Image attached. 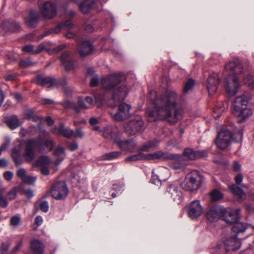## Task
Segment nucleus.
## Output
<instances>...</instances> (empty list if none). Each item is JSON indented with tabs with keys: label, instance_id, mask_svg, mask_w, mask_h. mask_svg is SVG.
Instances as JSON below:
<instances>
[{
	"label": "nucleus",
	"instance_id": "obj_1",
	"mask_svg": "<svg viewBox=\"0 0 254 254\" xmlns=\"http://www.w3.org/2000/svg\"><path fill=\"white\" fill-rule=\"evenodd\" d=\"M153 109L147 108L146 113L151 122L164 119L170 123H176L182 119V111L177 108L178 95L173 90H168L164 95L156 97L154 91L150 92Z\"/></svg>",
	"mask_w": 254,
	"mask_h": 254
},
{
	"label": "nucleus",
	"instance_id": "obj_2",
	"mask_svg": "<svg viewBox=\"0 0 254 254\" xmlns=\"http://www.w3.org/2000/svg\"><path fill=\"white\" fill-rule=\"evenodd\" d=\"M102 87L107 91L113 92L111 102L117 104L124 101L128 94V89L125 84H121V77L118 74H112L103 78L101 81Z\"/></svg>",
	"mask_w": 254,
	"mask_h": 254
},
{
	"label": "nucleus",
	"instance_id": "obj_3",
	"mask_svg": "<svg viewBox=\"0 0 254 254\" xmlns=\"http://www.w3.org/2000/svg\"><path fill=\"white\" fill-rule=\"evenodd\" d=\"M243 136L242 130H237L235 126L231 123L223 127L218 133L215 140L216 144L220 149H224L228 146L231 139L238 142L242 140Z\"/></svg>",
	"mask_w": 254,
	"mask_h": 254
},
{
	"label": "nucleus",
	"instance_id": "obj_4",
	"mask_svg": "<svg viewBox=\"0 0 254 254\" xmlns=\"http://www.w3.org/2000/svg\"><path fill=\"white\" fill-rule=\"evenodd\" d=\"M203 176L198 171L193 170L188 174L181 184L183 189L193 191L197 190L203 182Z\"/></svg>",
	"mask_w": 254,
	"mask_h": 254
},
{
	"label": "nucleus",
	"instance_id": "obj_5",
	"mask_svg": "<svg viewBox=\"0 0 254 254\" xmlns=\"http://www.w3.org/2000/svg\"><path fill=\"white\" fill-rule=\"evenodd\" d=\"M122 102L117 104L115 101L111 102V100H110L109 102V106L111 108H114L118 105V112L113 115L114 119L117 122H121L127 119L130 115L131 105L126 103H122Z\"/></svg>",
	"mask_w": 254,
	"mask_h": 254
},
{
	"label": "nucleus",
	"instance_id": "obj_6",
	"mask_svg": "<svg viewBox=\"0 0 254 254\" xmlns=\"http://www.w3.org/2000/svg\"><path fill=\"white\" fill-rule=\"evenodd\" d=\"M143 122L140 116H135L125 126V131L128 136L135 135L144 130Z\"/></svg>",
	"mask_w": 254,
	"mask_h": 254
},
{
	"label": "nucleus",
	"instance_id": "obj_7",
	"mask_svg": "<svg viewBox=\"0 0 254 254\" xmlns=\"http://www.w3.org/2000/svg\"><path fill=\"white\" fill-rule=\"evenodd\" d=\"M238 77L236 75L228 74L225 77V89L227 92L231 96H234L237 93L240 88V82Z\"/></svg>",
	"mask_w": 254,
	"mask_h": 254
},
{
	"label": "nucleus",
	"instance_id": "obj_8",
	"mask_svg": "<svg viewBox=\"0 0 254 254\" xmlns=\"http://www.w3.org/2000/svg\"><path fill=\"white\" fill-rule=\"evenodd\" d=\"M52 196L56 199H64L67 196L68 190L64 181H60L54 184L50 191Z\"/></svg>",
	"mask_w": 254,
	"mask_h": 254
},
{
	"label": "nucleus",
	"instance_id": "obj_9",
	"mask_svg": "<svg viewBox=\"0 0 254 254\" xmlns=\"http://www.w3.org/2000/svg\"><path fill=\"white\" fill-rule=\"evenodd\" d=\"M241 239H225L222 244H218L216 252L218 254H224V250L226 252L229 251H235L241 247Z\"/></svg>",
	"mask_w": 254,
	"mask_h": 254
},
{
	"label": "nucleus",
	"instance_id": "obj_10",
	"mask_svg": "<svg viewBox=\"0 0 254 254\" xmlns=\"http://www.w3.org/2000/svg\"><path fill=\"white\" fill-rule=\"evenodd\" d=\"M226 208L222 206H216L210 208L206 213L207 219L211 222L217 221L220 218L224 219Z\"/></svg>",
	"mask_w": 254,
	"mask_h": 254
},
{
	"label": "nucleus",
	"instance_id": "obj_11",
	"mask_svg": "<svg viewBox=\"0 0 254 254\" xmlns=\"http://www.w3.org/2000/svg\"><path fill=\"white\" fill-rule=\"evenodd\" d=\"M189 216L191 219H197L203 213V207L198 200L192 201L187 207Z\"/></svg>",
	"mask_w": 254,
	"mask_h": 254
},
{
	"label": "nucleus",
	"instance_id": "obj_12",
	"mask_svg": "<svg viewBox=\"0 0 254 254\" xmlns=\"http://www.w3.org/2000/svg\"><path fill=\"white\" fill-rule=\"evenodd\" d=\"M41 12L45 18L52 19L57 14V5L54 2L47 1L43 4L41 8Z\"/></svg>",
	"mask_w": 254,
	"mask_h": 254
},
{
	"label": "nucleus",
	"instance_id": "obj_13",
	"mask_svg": "<svg viewBox=\"0 0 254 254\" xmlns=\"http://www.w3.org/2000/svg\"><path fill=\"white\" fill-rule=\"evenodd\" d=\"M225 69L227 71L232 72L231 75L240 74V77L243 71V66L241 61L238 59H234L230 61L228 64L225 65Z\"/></svg>",
	"mask_w": 254,
	"mask_h": 254
},
{
	"label": "nucleus",
	"instance_id": "obj_14",
	"mask_svg": "<svg viewBox=\"0 0 254 254\" xmlns=\"http://www.w3.org/2000/svg\"><path fill=\"white\" fill-rule=\"evenodd\" d=\"M37 144L38 141L36 139H30L26 141L24 153L26 161H31L34 160L35 158L34 149Z\"/></svg>",
	"mask_w": 254,
	"mask_h": 254
},
{
	"label": "nucleus",
	"instance_id": "obj_15",
	"mask_svg": "<svg viewBox=\"0 0 254 254\" xmlns=\"http://www.w3.org/2000/svg\"><path fill=\"white\" fill-rule=\"evenodd\" d=\"M114 141L122 151L133 152L137 147L135 142L132 139L125 140H115Z\"/></svg>",
	"mask_w": 254,
	"mask_h": 254
},
{
	"label": "nucleus",
	"instance_id": "obj_16",
	"mask_svg": "<svg viewBox=\"0 0 254 254\" xmlns=\"http://www.w3.org/2000/svg\"><path fill=\"white\" fill-rule=\"evenodd\" d=\"M207 83L209 94L213 95L217 91L219 84V79L217 74L214 73L210 75L207 79Z\"/></svg>",
	"mask_w": 254,
	"mask_h": 254
},
{
	"label": "nucleus",
	"instance_id": "obj_17",
	"mask_svg": "<svg viewBox=\"0 0 254 254\" xmlns=\"http://www.w3.org/2000/svg\"><path fill=\"white\" fill-rule=\"evenodd\" d=\"M240 211V210L239 209H226V213L224 214V217L223 220L230 224H233L239 221L241 217Z\"/></svg>",
	"mask_w": 254,
	"mask_h": 254
},
{
	"label": "nucleus",
	"instance_id": "obj_18",
	"mask_svg": "<svg viewBox=\"0 0 254 254\" xmlns=\"http://www.w3.org/2000/svg\"><path fill=\"white\" fill-rule=\"evenodd\" d=\"M39 19V12L37 11L31 10L25 17V22L29 27L35 28L37 25Z\"/></svg>",
	"mask_w": 254,
	"mask_h": 254
},
{
	"label": "nucleus",
	"instance_id": "obj_19",
	"mask_svg": "<svg viewBox=\"0 0 254 254\" xmlns=\"http://www.w3.org/2000/svg\"><path fill=\"white\" fill-rule=\"evenodd\" d=\"M93 50V45L89 41H85L81 43L78 51L81 57H85L92 54Z\"/></svg>",
	"mask_w": 254,
	"mask_h": 254
},
{
	"label": "nucleus",
	"instance_id": "obj_20",
	"mask_svg": "<svg viewBox=\"0 0 254 254\" xmlns=\"http://www.w3.org/2000/svg\"><path fill=\"white\" fill-rule=\"evenodd\" d=\"M170 196L173 198L174 201L180 202L182 197L181 191L179 190L178 187L174 185L171 184L169 186L166 190Z\"/></svg>",
	"mask_w": 254,
	"mask_h": 254
},
{
	"label": "nucleus",
	"instance_id": "obj_21",
	"mask_svg": "<svg viewBox=\"0 0 254 254\" xmlns=\"http://www.w3.org/2000/svg\"><path fill=\"white\" fill-rule=\"evenodd\" d=\"M248 100V98L245 95L237 97L233 103L234 111H240L242 108L247 107Z\"/></svg>",
	"mask_w": 254,
	"mask_h": 254
},
{
	"label": "nucleus",
	"instance_id": "obj_22",
	"mask_svg": "<svg viewBox=\"0 0 254 254\" xmlns=\"http://www.w3.org/2000/svg\"><path fill=\"white\" fill-rule=\"evenodd\" d=\"M4 122L12 130L17 128L21 125L19 122L18 117L15 115L5 117Z\"/></svg>",
	"mask_w": 254,
	"mask_h": 254
},
{
	"label": "nucleus",
	"instance_id": "obj_23",
	"mask_svg": "<svg viewBox=\"0 0 254 254\" xmlns=\"http://www.w3.org/2000/svg\"><path fill=\"white\" fill-rule=\"evenodd\" d=\"M233 224L231 230L234 234V237L232 238H237L239 234L244 233L248 228V226L246 224L240 222L239 221L235 222Z\"/></svg>",
	"mask_w": 254,
	"mask_h": 254
},
{
	"label": "nucleus",
	"instance_id": "obj_24",
	"mask_svg": "<svg viewBox=\"0 0 254 254\" xmlns=\"http://www.w3.org/2000/svg\"><path fill=\"white\" fill-rule=\"evenodd\" d=\"M36 83L44 87H50L54 84V79L50 77H44L39 75L36 77Z\"/></svg>",
	"mask_w": 254,
	"mask_h": 254
},
{
	"label": "nucleus",
	"instance_id": "obj_25",
	"mask_svg": "<svg viewBox=\"0 0 254 254\" xmlns=\"http://www.w3.org/2000/svg\"><path fill=\"white\" fill-rule=\"evenodd\" d=\"M31 249L34 254H42L44 247L43 243L38 239H34L31 243Z\"/></svg>",
	"mask_w": 254,
	"mask_h": 254
},
{
	"label": "nucleus",
	"instance_id": "obj_26",
	"mask_svg": "<svg viewBox=\"0 0 254 254\" xmlns=\"http://www.w3.org/2000/svg\"><path fill=\"white\" fill-rule=\"evenodd\" d=\"M95 5L93 0H84L79 5L81 11L84 14L90 12Z\"/></svg>",
	"mask_w": 254,
	"mask_h": 254
},
{
	"label": "nucleus",
	"instance_id": "obj_27",
	"mask_svg": "<svg viewBox=\"0 0 254 254\" xmlns=\"http://www.w3.org/2000/svg\"><path fill=\"white\" fill-rule=\"evenodd\" d=\"M240 110V111H234V114L235 115L242 118L239 121L240 122H242V120L246 119L252 114L251 110L248 108L247 107L243 108H242V110Z\"/></svg>",
	"mask_w": 254,
	"mask_h": 254
},
{
	"label": "nucleus",
	"instance_id": "obj_28",
	"mask_svg": "<svg viewBox=\"0 0 254 254\" xmlns=\"http://www.w3.org/2000/svg\"><path fill=\"white\" fill-rule=\"evenodd\" d=\"M58 131L62 135L68 138L72 137L73 134L72 129L69 127H65L63 124L59 126Z\"/></svg>",
	"mask_w": 254,
	"mask_h": 254
},
{
	"label": "nucleus",
	"instance_id": "obj_29",
	"mask_svg": "<svg viewBox=\"0 0 254 254\" xmlns=\"http://www.w3.org/2000/svg\"><path fill=\"white\" fill-rule=\"evenodd\" d=\"M69 106L77 113L80 112L81 109H88V107L85 104L84 100L80 98H78V104L71 102L69 103Z\"/></svg>",
	"mask_w": 254,
	"mask_h": 254
},
{
	"label": "nucleus",
	"instance_id": "obj_30",
	"mask_svg": "<svg viewBox=\"0 0 254 254\" xmlns=\"http://www.w3.org/2000/svg\"><path fill=\"white\" fill-rule=\"evenodd\" d=\"M230 189L232 192L240 198L244 199L245 198L246 194L242 189L236 184H232Z\"/></svg>",
	"mask_w": 254,
	"mask_h": 254
},
{
	"label": "nucleus",
	"instance_id": "obj_31",
	"mask_svg": "<svg viewBox=\"0 0 254 254\" xmlns=\"http://www.w3.org/2000/svg\"><path fill=\"white\" fill-rule=\"evenodd\" d=\"M24 116L25 118L29 120H32L33 121H38L40 120L41 117L37 116L33 109H28L24 113Z\"/></svg>",
	"mask_w": 254,
	"mask_h": 254
},
{
	"label": "nucleus",
	"instance_id": "obj_32",
	"mask_svg": "<svg viewBox=\"0 0 254 254\" xmlns=\"http://www.w3.org/2000/svg\"><path fill=\"white\" fill-rule=\"evenodd\" d=\"M159 143V141L156 139L150 140L144 143L141 147L140 150L142 151H148L152 148L155 147Z\"/></svg>",
	"mask_w": 254,
	"mask_h": 254
},
{
	"label": "nucleus",
	"instance_id": "obj_33",
	"mask_svg": "<svg viewBox=\"0 0 254 254\" xmlns=\"http://www.w3.org/2000/svg\"><path fill=\"white\" fill-rule=\"evenodd\" d=\"M141 160H146V155L144 154L141 152H139L137 154H133L126 158L125 161L126 163H128L131 161Z\"/></svg>",
	"mask_w": 254,
	"mask_h": 254
},
{
	"label": "nucleus",
	"instance_id": "obj_34",
	"mask_svg": "<svg viewBox=\"0 0 254 254\" xmlns=\"http://www.w3.org/2000/svg\"><path fill=\"white\" fill-rule=\"evenodd\" d=\"M11 155L16 166L20 165L22 163L19 149L13 148L11 151Z\"/></svg>",
	"mask_w": 254,
	"mask_h": 254
},
{
	"label": "nucleus",
	"instance_id": "obj_35",
	"mask_svg": "<svg viewBox=\"0 0 254 254\" xmlns=\"http://www.w3.org/2000/svg\"><path fill=\"white\" fill-rule=\"evenodd\" d=\"M121 154V151H113L103 155L101 156V159L102 160H113L117 159Z\"/></svg>",
	"mask_w": 254,
	"mask_h": 254
},
{
	"label": "nucleus",
	"instance_id": "obj_36",
	"mask_svg": "<svg viewBox=\"0 0 254 254\" xmlns=\"http://www.w3.org/2000/svg\"><path fill=\"white\" fill-rule=\"evenodd\" d=\"M37 140L38 141L37 144L39 145L40 148H42L44 145H45L46 147L48 149H49L50 151H51L53 149L54 146L55 144V142L53 139L46 140L45 142H44V141L41 138L37 139Z\"/></svg>",
	"mask_w": 254,
	"mask_h": 254
},
{
	"label": "nucleus",
	"instance_id": "obj_37",
	"mask_svg": "<svg viewBox=\"0 0 254 254\" xmlns=\"http://www.w3.org/2000/svg\"><path fill=\"white\" fill-rule=\"evenodd\" d=\"M243 82L252 89H254V76L243 74Z\"/></svg>",
	"mask_w": 254,
	"mask_h": 254
},
{
	"label": "nucleus",
	"instance_id": "obj_38",
	"mask_svg": "<svg viewBox=\"0 0 254 254\" xmlns=\"http://www.w3.org/2000/svg\"><path fill=\"white\" fill-rule=\"evenodd\" d=\"M36 64L35 62H34L31 60L30 58L26 59H21L19 61V65L21 68H25L30 66H33Z\"/></svg>",
	"mask_w": 254,
	"mask_h": 254
},
{
	"label": "nucleus",
	"instance_id": "obj_39",
	"mask_svg": "<svg viewBox=\"0 0 254 254\" xmlns=\"http://www.w3.org/2000/svg\"><path fill=\"white\" fill-rule=\"evenodd\" d=\"M194 84V80L192 78L189 79L185 84L183 88L184 94H187L189 91L191 90L193 88Z\"/></svg>",
	"mask_w": 254,
	"mask_h": 254
},
{
	"label": "nucleus",
	"instance_id": "obj_40",
	"mask_svg": "<svg viewBox=\"0 0 254 254\" xmlns=\"http://www.w3.org/2000/svg\"><path fill=\"white\" fill-rule=\"evenodd\" d=\"M184 155L190 160L195 159V151L190 148H186L183 152Z\"/></svg>",
	"mask_w": 254,
	"mask_h": 254
},
{
	"label": "nucleus",
	"instance_id": "obj_41",
	"mask_svg": "<svg viewBox=\"0 0 254 254\" xmlns=\"http://www.w3.org/2000/svg\"><path fill=\"white\" fill-rule=\"evenodd\" d=\"M102 135L105 138H114L115 133H114L112 130V128L111 127H104L102 130Z\"/></svg>",
	"mask_w": 254,
	"mask_h": 254
},
{
	"label": "nucleus",
	"instance_id": "obj_42",
	"mask_svg": "<svg viewBox=\"0 0 254 254\" xmlns=\"http://www.w3.org/2000/svg\"><path fill=\"white\" fill-rule=\"evenodd\" d=\"M210 196L212 201H216L222 199L223 197V195L220 191L215 190L211 191Z\"/></svg>",
	"mask_w": 254,
	"mask_h": 254
},
{
	"label": "nucleus",
	"instance_id": "obj_43",
	"mask_svg": "<svg viewBox=\"0 0 254 254\" xmlns=\"http://www.w3.org/2000/svg\"><path fill=\"white\" fill-rule=\"evenodd\" d=\"M9 29L11 32H18L21 31V27L19 23L12 21L10 23Z\"/></svg>",
	"mask_w": 254,
	"mask_h": 254
},
{
	"label": "nucleus",
	"instance_id": "obj_44",
	"mask_svg": "<svg viewBox=\"0 0 254 254\" xmlns=\"http://www.w3.org/2000/svg\"><path fill=\"white\" fill-rule=\"evenodd\" d=\"M50 163V159L47 156H42L37 161V164L38 165L42 166V165H46Z\"/></svg>",
	"mask_w": 254,
	"mask_h": 254
},
{
	"label": "nucleus",
	"instance_id": "obj_45",
	"mask_svg": "<svg viewBox=\"0 0 254 254\" xmlns=\"http://www.w3.org/2000/svg\"><path fill=\"white\" fill-rule=\"evenodd\" d=\"M163 153H164V152H156V153H155L153 154H149L148 155H146V160H152V159H154L155 158H157V159L160 158H163Z\"/></svg>",
	"mask_w": 254,
	"mask_h": 254
},
{
	"label": "nucleus",
	"instance_id": "obj_46",
	"mask_svg": "<svg viewBox=\"0 0 254 254\" xmlns=\"http://www.w3.org/2000/svg\"><path fill=\"white\" fill-rule=\"evenodd\" d=\"M38 204L39 208L41 211L44 212H47L49 210V204L47 201H40L35 204V205Z\"/></svg>",
	"mask_w": 254,
	"mask_h": 254
},
{
	"label": "nucleus",
	"instance_id": "obj_47",
	"mask_svg": "<svg viewBox=\"0 0 254 254\" xmlns=\"http://www.w3.org/2000/svg\"><path fill=\"white\" fill-rule=\"evenodd\" d=\"M21 221V218L19 215H15L10 218V224L15 227H17Z\"/></svg>",
	"mask_w": 254,
	"mask_h": 254
},
{
	"label": "nucleus",
	"instance_id": "obj_48",
	"mask_svg": "<svg viewBox=\"0 0 254 254\" xmlns=\"http://www.w3.org/2000/svg\"><path fill=\"white\" fill-rule=\"evenodd\" d=\"M18 189L17 188H13L7 193V197L9 200L14 199L17 195Z\"/></svg>",
	"mask_w": 254,
	"mask_h": 254
},
{
	"label": "nucleus",
	"instance_id": "obj_49",
	"mask_svg": "<svg viewBox=\"0 0 254 254\" xmlns=\"http://www.w3.org/2000/svg\"><path fill=\"white\" fill-rule=\"evenodd\" d=\"M195 159L198 158H204L207 156L208 152L205 150H195Z\"/></svg>",
	"mask_w": 254,
	"mask_h": 254
},
{
	"label": "nucleus",
	"instance_id": "obj_50",
	"mask_svg": "<svg viewBox=\"0 0 254 254\" xmlns=\"http://www.w3.org/2000/svg\"><path fill=\"white\" fill-rule=\"evenodd\" d=\"M179 155L178 154H172L170 153H164L163 158L167 160H175L178 159Z\"/></svg>",
	"mask_w": 254,
	"mask_h": 254
},
{
	"label": "nucleus",
	"instance_id": "obj_51",
	"mask_svg": "<svg viewBox=\"0 0 254 254\" xmlns=\"http://www.w3.org/2000/svg\"><path fill=\"white\" fill-rule=\"evenodd\" d=\"M36 180V178L35 177L27 175L26 177L24 179H23L22 181L24 183L29 185H33L34 184Z\"/></svg>",
	"mask_w": 254,
	"mask_h": 254
},
{
	"label": "nucleus",
	"instance_id": "obj_52",
	"mask_svg": "<svg viewBox=\"0 0 254 254\" xmlns=\"http://www.w3.org/2000/svg\"><path fill=\"white\" fill-rule=\"evenodd\" d=\"M35 50V49H34V46L32 45H26L22 48V51L23 52L27 53H31L33 55H36V53H34Z\"/></svg>",
	"mask_w": 254,
	"mask_h": 254
},
{
	"label": "nucleus",
	"instance_id": "obj_53",
	"mask_svg": "<svg viewBox=\"0 0 254 254\" xmlns=\"http://www.w3.org/2000/svg\"><path fill=\"white\" fill-rule=\"evenodd\" d=\"M69 56V54L68 52H65L61 55L60 58L63 64H66L67 62L70 61Z\"/></svg>",
	"mask_w": 254,
	"mask_h": 254
},
{
	"label": "nucleus",
	"instance_id": "obj_54",
	"mask_svg": "<svg viewBox=\"0 0 254 254\" xmlns=\"http://www.w3.org/2000/svg\"><path fill=\"white\" fill-rule=\"evenodd\" d=\"M83 136L84 132L81 128H77L75 130V131H73L72 137L82 138Z\"/></svg>",
	"mask_w": 254,
	"mask_h": 254
},
{
	"label": "nucleus",
	"instance_id": "obj_55",
	"mask_svg": "<svg viewBox=\"0 0 254 254\" xmlns=\"http://www.w3.org/2000/svg\"><path fill=\"white\" fill-rule=\"evenodd\" d=\"M224 111V108L221 107V105H219V106L216 107V109L214 110V112L217 113V114L214 116L215 118H219L222 113Z\"/></svg>",
	"mask_w": 254,
	"mask_h": 254
},
{
	"label": "nucleus",
	"instance_id": "obj_56",
	"mask_svg": "<svg viewBox=\"0 0 254 254\" xmlns=\"http://www.w3.org/2000/svg\"><path fill=\"white\" fill-rule=\"evenodd\" d=\"M17 175L18 177L20 178L22 180H23L27 176L25 169L24 168L19 169L17 171Z\"/></svg>",
	"mask_w": 254,
	"mask_h": 254
},
{
	"label": "nucleus",
	"instance_id": "obj_57",
	"mask_svg": "<svg viewBox=\"0 0 254 254\" xmlns=\"http://www.w3.org/2000/svg\"><path fill=\"white\" fill-rule=\"evenodd\" d=\"M63 64L65 66V69L66 71H70L74 68L73 62L72 61L67 62L66 64Z\"/></svg>",
	"mask_w": 254,
	"mask_h": 254
},
{
	"label": "nucleus",
	"instance_id": "obj_58",
	"mask_svg": "<svg viewBox=\"0 0 254 254\" xmlns=\"http://www.w3.org/2000/svg\"><path fill=\"white\" fill-rule=\"evenodd\" d=\"M64 153V148L61 146L58 147L54 152V154L57 156H59Z\"/></svg>",
	"mask_w": 254,
	"mask_h": 254
},
{
	"label": "nucleus",
	"instance_id": "obj_59",
	"mask_svg": "<svg viewBox=\"0 0 254 254\" xmlns=\"http://www.w3.org/2000/svg\"><path fill=\"white\" fill-rule=\"evenodd\" d=\"M150 181L152 184H154L156 185H159L161 184L160 180L158 179L157 176L154 175H152Z\"/></svg>",
	"mask_w": 254,
	"mask_h": 254
},
{
	"label": "nucleus",
	"instance_id": "obj_60",
	"mask_svg": "<svg viewBox=\"0 0 254 254\" xmlns=\"http://www.w3.org/2000/svg\"><path fill=\"white\" fill-rule=\"evenodd\" d=\"M3 175H4V178L7 181H9L11 180V179L13 177V174L11 171H6L4 173Z\"/></svg>",
	"mask_w": 254,
	"mask_h": 254
},
{
	"label": "nucleus",
	"instance_id": "obj_61",
	"mask_svg": "<svg viewBox=\"0 0 254 254\" xmlns=\"http://www.w3.org/2000/svg\"><path fill=\"white\" fill-rule=\"evenodd\" d=\"M236 185H240L243 180V176L242 174H237L235 178Z\"/></svg>",
	"mask_w": 254,
	"mask_h": 254
},
{
	"label": "nucleus",
	"instance_id": "obj_62",
	"mask_svg": "<svg viewBox=\"0 0 254 254\" xmlns=\"http://www.w3.org/2000/svg\"><path fill=\"white\" fill-rule=\"evenodd\" d=\"M8 201L5 197L0 199V206L1 207H2V208L6 207L8 205Z\"/></svg>",
	"mask_w": 254,
	"mask_h": 254
},
{
	"label": "nucleus",
	"instance_id": "obj_63",
	"mask_svg": "<svg viewBox=\"0 0 254 254\" xmlns=\"http://www.w3.org/2000/svg\"><path fill=\"white\" fill-rule=\"evenodd\" d=\"M45 48L46 47L44 45L41 44L38 45V47L35 49L34 53H36V54H38L44 50Z\"/></svg>",
	"mask_w": 254,
	"mask_h": 254
},
{
	"label": "nucleus",
	"instance_id": "obj_64",
	"mask_svg": "<svg viewBox=\"0 0 254 254\" xmlns=\"http://www.w3.org/2000/svg\"><path fill=\"white\" fill-rule=\"evenodd\" d=\"M9 246L7 245L2 244L1 245L0 252L1 254H6Z\"/></svg>",
	"mask_w": 254,
	"mask_h": 254
}]
</instances>
